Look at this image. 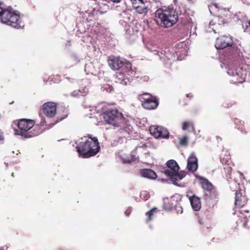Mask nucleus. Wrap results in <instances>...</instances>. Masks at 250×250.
I'll return each mask as SVG.
<instances>
[{
    "label": "nucleus",
    "instance_id": "f257e3e1",
    "mask_svg": "<svg viewBox=\"0 0 250 250\" xmlns=\"http://www.w3.org/2000/svg\"><path fill=\"white\" fill-rule=\"evenodd\" d=\"M45 120H42L40 124H35L33 120L22 119L13 121L14 134L24 139H28L40 135L44 130Z\"/></svg>",
    "mask_w": 250,
    "mask_h": 250
},
{
    "label": "nucleus",
    "instance_id": "f03ea898",
    "mask_svg": "<svg viewBox=\"0 0 250 250\" xmlns=\"http://www.w3.org/2000/svg\"><path fill=\"white\" fill-rule=\"evenodd\" d=\"M79 156L83 158H89L95 156L100 151L99 143L96 137L91 134L82 138V141L76 146Z\"/></svg>",
    "mask_w": 250,
    "mask_h": 250
},
{
    "label": "nucleus",
    "instance_id": "7ed1b4c3",
    "mask_svg": "<svg viewBox=\"0 0 250 250\" xmlns=\"http://www.w3.org/2000/svg\"><path fill=\"white\" fill-rule=\"evenodd\" d=\"M156 16L160 20L161 26L165 28L172 27L178 21V13L173 8L159 9L156 11Z\"/></svg>",
    "mask_w": 250,
    "mask_h": 250
},
{
    "label": "nucleus",
    "instance_id": "20e7f679",
    "mask_svg": "<svg viewBox=\"0 0 250 250\" xmlns=\"http://www.w3.org/2000/svg\"><path fill=\"white\" fill-rule=\"evenodd\" d=\"M0 21L16 29L21 27L20 16L0 6Z\"/></svg>",
    "mask_w": 250,
    "mask_h": 250
},
{
    "label": "nucleus",
    "instance_id": "39448f33",
    "mask_svg": "<svg viewBox=\"0 0 250 250\" xmlns=\"http://www.w3.org/2000/svg\"><path fill=\"white\" fill-rule=\"evenodd\" d=\"M103 117L107 124L112 125L114 126L121 127L125 121L122 113L116 108L106 109L104 112Z\"/></svg>",
    "mask_w": 250,
    "mask_h": 250
},
{
    "label": "nucleus",
    "instance_id": "423d86ee",
    "mask_svg": "<svg viewBox=\"0 0 250 250\" xmlns=\"http://www.w3.org/2000/svg\"><path fill=\"white\" fill-rule=\"evenodd\" d=\"M138 99L140 101L142 106L145 109H154L158 105V101L157 98L149 93H144L143 94L138 95Z\"/></svg>",
    "mask_w": 250,
    "mask_h": 250
},
{
    "label": "nucleus",
    "instance_id": "0eeeda50",
    "mask_svg": "<svg viewBox=\"0 0 250 250\" xmlns=\"http://www.w3.org/2000/svg\"><path fill=\"white\" fill-rule=\"evenodd\" d=\"M215 47L218 50L229 47L231 50L235 52H237V47L233 44V41H232L231 37L229 36H222L218 38L216 40Z\"/></svg>",
    "mask_w": 250,
    "mask_h": 250
},
{
    "label": "nucleus",
    "instance_id": "6e6552de",
    "mask_svg": "<svg viewBox=\"0 0 250 250\" xmlns=\"http://www.w3.org/2000/svg\"><path fill=\"white\" fill-rule=\"evenodd\" d=\"M149 131L150 134L156 139H167L169 137L168 131L161 126H151Z\"/></svg>",
    "mask_w": 250,
    "mask_h": 250
},
{
    "label": "nucleus",
    "instance_id": "1a4fd4ad",
    "mask_svg": "<svg viewBox=\"0 0 250 250\" xmlns=\"http://www.w3.org/2000/svg\"><path fill=\"white\" fill-rule=\"evenodd\" d=\"M42 111L47 117L52 118L56 115V104L54 102H46L42 105Z\"/></svg>",
    "mask_w": 250,
    "mask_h": 250
},
{
    "label": "nucleus",
    "instance_id": "9d476101",
    "mask_svg": "<svg viewBox=\"0 0 250 250\" xmlns=\"http://www.w3.org/2000/svg\"><path fill=\"white\" fill-rule=\"evenodd\" d=\"M248 199L245 195V193L242 192L240 189L236 190L235 192V200H234V205L236 208H242L246 205Z\"/></svg>",
    "mask_w": 250,
    "mask_h": 250
},
{
    "label": "nucleus",
    "instance_id": "9b49d317",
    "mask_svg": "<svg viewBox=\"0 0 250 250\" xmlns=\"http://www.w3.org/2000/svg\"><path fill=\"white\" fill-rule=\"evenodd\" d=\"M108 64L109 67L113 70H118L124 66L122 61L114 56H109L108 57Z\"/></svg>",
    "mask_w": 250,
    "mask_h": 250
},
{
    "label": "nucleus",
    "instance_id": "f8f14e48",
    "mask_svg": "<svg viewBox=\"0 0 250 250\" xmlns=\"http://www.w3.org/2000/svg\"><path fill=\"white\" fill-rule=\"evenodd\" d=\"M203 199L207 202L216 201L218 199V192L217 190H203Z\"/></svg>",
    "mask_w": 250,
    "mask_h": 250
},
{
    "label": "nucleus",
    "instance_id": "ddd939ff",
    "mask_svg": "<svg viewBox=\"0 0 250 250\" xmlns=\"http://www.w3.org/2000/svg\"><path fill=\"white\" fill-rule=\"evenodd\" d=\"M240 219L243 222L244 227L250 229V211L249 209H242L240 210Z\"/></svg>",
    "mask_w": 250,
    "mask_h": 250
},
{
    "label": "nucleus",
    "instance_id": "4468645a",
    "mask_svg": "<svg viewBox=\"0 0 250 250\" xmlns=\"http://www.w3.org/2000/svg\"><path fill=\"white\" fill-rule=\"evenodd\" d=\"M165 175L169 177L170 180L174 183L181 180L184 177L183 173H179L178 172H172L169 169H166L164 171Z\"/></svg>",
    "mask_w": 250,
    "mask_h": 250
},
{
    "label": "nucleus",
    "instance_id": "2eb2a0df",
    "mask_svg": "<svg viewBox=\"0 0 250 250\" xmlns=\"http://www.w3.org/2000/svg\"><path fill=\"white\" fill-rule=\"evenodd\" d=\"M198 168V164L197 163V158L194 153L190 154V156L188 159V170L194 172L196 171Z\"/></svg>",
    "mask_w": 250,
    "mask_h": 250
},
{
    "label": "nucleus",
    "instance_id": "dca6fc26",
    "mask_svg": "<svg viewBox=\"0 0 250 250\" xmlns=\"http://www.w3.org/2000/svg\"><path fill=\"white\" fill-rule=\"evenodd\" d=\"M199 183L203 191L216 190V188L212 185V184L205 178L200 177Z\"/></svg>",
    "mask_w": 250,
    "mask_h": 250
},
{
    "label": "nucleus",
    "instance_id": "f3484780",
    "mask_svg": "<svg viewBox=\"0 0 250 250\" xmlns=\"http://www.w3.org/2000/svg\"><path fill=\"white\" fill-rule=\"evenodd\" d=\"M188 199H189V201H190L191 208L193 209V210L195 211L200 210V208L201 207V203H200V198L195 195L191 196L188 195Z\"/></svg>",
    "mask_w": 250,
    "mask_h": 250
},
{
    "label": "nucleus",
    "instance_id": "a211bd4d",
    "mask_svg": "<svg viewBox=\"0 0 250 250\" xmlns=\"http://www.w3.org/2000/svg\"><path fill=\"white\" fill-rule=\"evenodd\" d=\"M132 8L140 14H146L147 13V7L144 2H132Z\"/></svg>",
    "mask_w": 250,
    "mask_h": 250
},
{
    "label": "nucleus",
    "instance_id": "6ab92c4d",
    "mask_svg": "<svg viewBox=\"0 0 250 250\" xmlns=\"http://www.w3.org/2000/svg\"><path fill=\"white\" fill-rule=\"evenodd\" d=\"M141 176L151 180H155L157 178V174L153 170L149 168H143L140 170Z\"/></svg>",
    "mask_w": 250,
    "mask_h": 250
},
{
    "label": "nucleus",
    "instance_id": "aec40b11",
    "mask_svg": "<svg viewBox=\"0 0 250 250\" xmlns=\"http://www.w3.org/2000/svg\"><path fill=\"white\" fill-rule=\"evenodd\" d=\"M223 11L227 12L228 10L226 9H221V12L218 16L215 17V24L218 25L224 24L228 22V15L222 14Z\"/></svg>",
    "mask_w": 250,
    "mask_h": 250
},
{
    "label": "nucleus",
    "instance_id": "412c9836",
    "mask_svg": "<svg viewBox=\"0 0 250 250\" xmlns=\"http://www.w3.org/2000/svg\"><path fill=\"white\" fill-rule=\"evenodd\" d=\"M220 161H221L222 164L225 165V167H224V168H225V172H226V174H227V175L225 176L226 179H231V176L230 175L231 174V168L227 164L228 160L221 157H220Z\"/></svg>",
    "mask_w": 250,
    "mask_h": 250
},
{
    "label": "nucleus",
    "instance_id": "4be33fe9",
    "mask_svg": "<svg viewBox=\"0 0 250 250\" xmlns=\"http://www.w3.org/2000/svg\"><path fill=\"white\" fill-rule=\"evenodd\" d=\"M166 165H167V167L168 168L170 169L169 170H171L172 172H178L179 167L175 160H168L167 163H166Z\"/></svg>",
    "mask_w": 250,
    "mask_h": 250
},
{
    "label": "nucleus",
    "instance_id": "5701e85b",
    "mask_svg": "<svg viewBox=\"0 0 250 250\" xmlns=\"http://www.w3.org/2000/svg\"><path fill=\"white\" fill-rule=\"evenodd\" d=\"M122 162L124 164H130L133 162H137V158L135 156L134 153L131 152L128 156H125L124 158H122Z\"/></svg>",
    "mask_w": 250,
    "mask_h": 250
},
{
    "label": "nucleus",
    "instance_id": "b1692460",
    "mask_svg": "<svg viewBox=\"0 0 250 250\" xmlns=\"http://www.w3.org/2000/svg\"><path fill=\"white\" fill-rule=\"evenodd\" d=\"M240 71H239L238 69H236L234 70V71H232V70H229V71L228 72V73H229V75H231L233 77H238L240 78V79L237 78V82H238V83H242L243 80H244V78H243V77H242V75H239Z\"/></svg>",
    "mask_w": 250,
    "mask_h": 250
},
{
    "label": "nucleus",
    "instance_id": "393cba45",
    "mask_svg": "<svg viewBox=\"0 0 250 250\" xmlns=\"http://www.w3.org/2000/svg\"><path fill=\"white\" fill-rule=\"evenodd\" d=\"M86 94V91H85L84 90H75L72 92V97H79L80 96H85V95Z\"/></svg>",
    "mask_w": 250,
    "mask_h": 250
},
{
    "label": "nucleus",
    "instance_id": "a878e982",
    "mask_svg": "<svg viewBox=\"0 0 250 250\" xmlns=\"http://www.w3.org/2000/svg\"><path fill=\"white\" fill-rule=\"evenodd\" d=\"M191 128L194 129V125H193V122L191 121H185L182 123V129L186 130Z\"/></svg>",
    "mask_w": 250,
    "mask_h": 250
},
{
    "label": "nucleus",
    "instance_id": "bb28decb",
    "mask_svg": "<svg viewBox=\"0 0 250 250\" xmlns=\"http://www.w3.org/2000/svg\"><path fill=\"white\" fill-rule=\"evenodd\" d=\"M156 211V208H153L150 209L149 211L146 212V216L147 217L146 219V223H148L151 221L152 219V216L153 215V212Z\"/></svg>",
    "mask_w": 250,
    "mask_h": 250
},
{
    "label": "nucleus",
    "instance_id": "cd10ccee",
    "mask_svg": "<svg viewBox=\"0 0 250 250\" xmlns=\"http://www.w3.org/2000/svg\"><path fill=\"white\" fill-rule=\"evenodd\" d=\"M67 115H68V113H67V111H64V114H63L62 116H60V117H58V118H58V120H57V121H56V122H55V124L58 123V122L63 120V119H65Z\"/></svg>",
    "mask_w": 250,
    "mask_h": 250
},
{
    "label": "nucleus",
    "instance_id": "c85d7f7f",
    "mask_svg": "<svg viewBox=\"0 0 250 250\" xmlns=\"http://www.w3.org/2000/svg\"><path fill=\"white\" fill-rule=\"evenodd\" d=\"M188 140V138L186 136H184L183 138H181V140H180V145L181 146H186L187 145V141Z\"/></svg>",
    "mask_w": 250,
    "mask_h": 250
},
{
    "label": "nucleus",
    "instance_id": "c756f323",
    "mask_svg": "<svg viewBox=\"0 0 250 250\" xmlns=\"http://www.w3.org/2000/svg\"><path fill=\"white\" fill-rule=\"evenodd\" d=\"M236 125L237 127H238V129L243 131V127H244V122L238 121L236 122Z\"/></svg>",
    "mask_w": 250,
    "mask_h": 250
},
{
    "label": "nucleus",
    "instance_id": "7c9ffc66",
    "mask_svg": "<svg viewBox=\"0 0 250 250\" xmlns=\"http://www.w3.org/2000/svg\"><path fill=\"white\" fill-rule=\"evenodd\" d=\"M213 8H218V6H217V4H213L209 7V9H210V11H211V13H215L214 11H213Z\"/></svg>",
    "mask_w": 250,
    "mask_h": 250
},
{
    "label": "nucleus",
    "instance_id": "2f4dec72",
    "mask_svg": "<svg viewBox=\"0 0 250 250\" xmlns=\"http://www.w3.org/2000/svg\"><path fill=\"white\" fill-rule=\"evenodd\" d=\"M131 213V208H128L125 211V216H128Z\"/></svg>",
    "mask_w": 250,
    "mask_h": 250
},
{
    "label": "nucleus",
    "instance_id": "473e14b6",
    "mask_svg": "<svg viewBox=\"0 0 250 250\" xmlns=\"http://www.w3.org/2000/svg\"><path fill=\"white\" fill-rule=\"evenodd\" d=\"M104 90H107V89H109V92H110L112 91V90H113V88H112V87H111L110 86L108 85H104Z\"/></svg>",
    "mask_w": 250,
    "mask_h": 250
},
{
    "label": "nucleus",
    "instance_id": "72a5a7b5",
    "mask_svg": "<svg viewBox=\"0 0 250 250\" xmlns=\"http://www.w3.org/2000/svg\"><path fill=\"white\" fill-rule=\"evenodd\" d=\"M4 140V134H3V132L0 129V141H2Z\"/></svg>",
    "mask_w": 250,
    "mask_h": 250
},
{
    "label": "nucleus",
    "instance_id": "f704fd0d",
    "mask_svg": "<svg viewBox=\"0 0 250 250\" xmlns=\"http://www.w3.org/2000/svg\"><path fill=\"white\" fill-rule=\"evenodd\" d=\"M187 97L191 99L192 97H193V95L190 93H188V94H187Z\"/></svg>",
    "mask_w": 250,
    "mask_h": 250
},
{
    "label": "nucleus",
    "instance_id": "c9c22d12",
    "mask_svg": "<svg viewBox=\"0 0 250 250\" xmlns=\"http://www.w3.org/2000/svg\"><path fill=\"white\" fill-rule=\"evenodd\" d=\"M7 249V247L6 246L0 247V250H6Z\"/></svg>",
    "mask_w": 250,
    "mask_h": 250
},
{
    "label": "nucleus",
    "instance_id": "e433bc0d",
    "mask_svg": "<svg viewBox=\"0 0 250 250\" xmlns=\"http://www.w3.org/2000/svg\"><path fill=\"white\" fill-rule=\"evenodd\" d=\"M131 0V2H143V0Z\"/></svg>",
    "mask_w": 250,
    "mask_h": 250
},
{
    "label": "nucleus",
    "instance_id": "4c0bfd02",
    "mask_svg": "<svg viewBox=\"0 0 250 250\" xmlns=\"http://www.w3.org/2000/svg\"><path fill=\"white\" fill-rule=\"evenodd\" d=\"M111 1L114 2V3H118L120 2L121 0H110Z\"/></svg>",
    "mask_w": 250,
    "mask_h": 250
},
{
    "label": "nucleus",
    "instance_id": "58836bf2",
    "mask_svg": "<svg viewBox=\"0 0 250 250\" xmlns=\"http://www.w3.org/2000/svg\"><path fill=\"white\" fill-rule=\"evenodd\" d=\"M126 66H128L129 68H131V64H130V63H128L127 64H126Z\"/></svg>",
    "mask_w": 250,
    "mask_h": 250
},
{
    "label": "nucleus",
    "instance_id": "ea45409f",
    "mask_svg": "<svg viewBox=\"0 0 250 250\" xmlns=\"http://www.w3.org/2000/svg\"><path fill=\"white\" fill-rule=\"evenodd\" d=\"M250 27V21H248V24L246 25V27Z\"/></svg>",
    "mask_w": 250,
    "mask_h": 250
},
{
    "label": "nucleus",
    "instance_id": "a19ab883",
    "mask_svg": "<svg viewBox=\"0 0 250 250\" xmlns=\"http://www.w3.org/2000/svg\"><path fill=\"white\" fill-rule=\"evenodd\" d=\"M12 176H13V177H14V173H12Z\"/></svg>",
    "mask_w": 250,
    "mask_h": 250
},
{
    "label": "nucleus",
    "instance_id": "79ce46f5",
    "mask_svg": "<svg viewBox=\"0 0 250 250\" xmlns=\"http://www.w3.org/2000/svg\"><path fill=\"white\" fill-rule=\"evenodd\" d=\"M63 250V249H60V250Z\"/></svg>",
    "mask_w": 250,
    "mask_h": 250
},
{
    "label": "nucleus",
    "instance_id": "37998d69",
    "mask_svg": "<svg viewBox=\"0 0 250 250\" xmlns=\"http://www.w3.org/2000/svg\"><path fill=\"white\" fill-rule=\"evenodd\" d=\"M0 118H1V114H0Z\"/></svg>",
    "mask_w": 250,
    "mask_h": 250
},
{
    "label": "nucleus",
    "instance_id": "c03bdc74",
    "mask_svg": "<svg viewBox=\"0 0 250 250\" xmlns=\"http://www.w3.org/2000/svg\"><path fill=\"white\" fill-rule=\"evenodd\" d=\"M1 6V3H0V7Z\"/></svg>",
    "mask_w": 250,
    "mask_h": 250
}]
</instances>
